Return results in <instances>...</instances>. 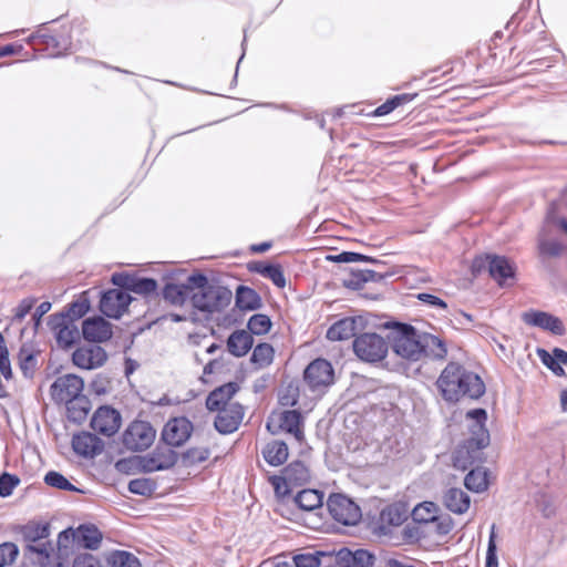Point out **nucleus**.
<instances>
[{"instance_id":"10","label":"nucleus","mask_w":567,"mask_h":567,"mask_svg":"<svg viewBox=\"0 0 567 567\" xmlns=\"http://www.w3.org/2000/svg\"><path fill=\"white\" fill-rule=\"evenodd\" d=\"M84 381L76 374H63L58 377L50 386L51 398L55 403H65L82 395Z\"/></svg>"},{"instance_id":"61","label":"nucleus","mask_w":567,"mask_h":567,"mask_svg":"<svg viewBox=\"0 0 567 567\" xmlns=\"http://www.w3.org/2000/svg\"><path fill=\"white\" fill-rule=\"evenodd\" d=\"M271 483L275 487V492L278 496L285 497L289 493V485H291L288 481L282 480L281 476H274L271 478Z\"/></svg>"},{"instance_id":"47","label":"nucleus","mask_w":567,"mask_h":567,"mask_svg":"<svg viewBox=\"0 0 567 567\" xmlns=\"http://www.w3.org/2000/svg\"><path fill=\"white\" fill-rule=\"evenodd\" d=\"M44 25L42 24L41 28L29 37L30 43H38V44H44L47 49H61V44L59 39L44 31Z\"/></svg>"},{"instance_id":"23","label":"nucleus","mask_w":567,"mask_h":567,"mask_svg":"<svg viewBox=\"0 0 567 567\" xmlns=\"http://www.w3.org/2000/svg\"><path fill=\"white\" fill-rule=\"evenodd\" d=\"M238 390L239 385L236 382H228L216 388L206 398L207 410L215 412L216 410L226 408L230 404L229 401Z\"/></svg>"},{"instance_id":"64","label":"nucleus","mask_w":567,"mask_h":567,"mask_svg":"<svg viewBox=\"0 0 567 567\" xmlns=\"http://www.w3.org/2000/svg\"><path fill=\"white\" fill-rule=\"evenodd\" d=\"M33 301L24 299L22 300L16 309L14 319L21 321L32 309Z\"/></svg>"},{"instance_id":"39","label":"nucleus","mask_w":567,"mask_h":567,"mask_svg":"<svg viewBox=\"0 0 567 567\" xmlns=\"http://www.w3.org/2000/svg\"><path fill=\"white\" fill-rule=\"evenodd\" d=\"M21 534L23 539L29 544H34L41 539H45L50 535L49 524H40L30 522L22 526Z\"/></svg>"},{"instance_id":"45","label":"nucleus","mask_w":567,"mask_h":567,"mask_svg":"<svg viewBox=\"0 0 567 567\" xmlns=\"http://www.w3.org/2000/svg\"><path fill=\"white\" fill-rule=\"evenodd\" d=\"M44 483L51 487L61 489V491H70V492H82L76 486H74L70 481L56 471H49L44 475Z\"/></svg>"},{"instance_id":"48","label":"nucleus","mask_w":567,"mask_h":567,"mask_svg":"<svg viewBox=\"0 0 567 567\" xmlns=\"http://www.w3.org/2000/svg\"><path fill=\"white\" fill-rule=\"evenodd\" d=\"M156 484L151 478H134L128 483V491L141 496H150L154 493Z\"/></svg>"},{"instance_id":"28","label":"nucleus","mask_w":567,"mask_h":567,"mask_svg":"<svg viewBox=\"0 0 567 567\" xmlns=\"http://www.w3.org/2000/svg\"><path fill=\"white\" fill-rule=\"evenodd\" d=\"M444 505L455 514H464L471 504V498L466 492L461 488H449L444 494Z\"/></svg>"},{"instance_id":"1","label":"nucleus","mask_w":567,"mask_h":567,"mask_svg":"<svg viewBox=\"0 0 567 567\" xmlns=\"http://www.w3.org/2000/svg\"><path fill=\"white\" fill-rule=\"evenodd\" d=\"M436 386L446 402L455 403L462 398L480 399L485 393L481 377L457 362H450L436 380Z\"/></svg>"},{"instance_id":"17","label":"nucleus","mask_w":567,"mask_h":567,"mask_svg":"<svg viewBox=\"0 0 567 567\" xmlns=\"http://www.w3.org/2000/svg\"><path fill=\"white\" fill-rule=\"evenodd\" d=\"M522 320L527 326L540 328L555 336H564L566 333L563 321L558 317L546 311L534 309L525 311L522 313Z\"/></svg>"},{"instance_id":"3","label":"nucleus","mask_w":567,"mask_h":567,"mask_svg":"<svg viewBox=\"0 0 567 567\" xmlns=\"http://www.w3.org/2000/svg\"><path fill=\"white\" fill-rule=\"evenodd\" d=\"M190 285L195 286L192 295V305L195 309L206 313H214L224 310L231 301V291L223 286L209 285L204 274L189 276Z\"/></svg>"},{"instance_id":"41","label":"nucleus","mask_w":567,"mask_h":567,"mask_svg":"<svg viewBox=\"0 0 567 567\" xmlns=\"http://www.w3.org/2000/svg\"><path fill=\"white\" fill-rule=\"evenodd\" d=\"M106 561L111 567H142L140 559L126 550H114L109 554Z\"/></svg>"},{"instance_id":"59","label":"nucleus","mask_w":567,"mask_h":567,"mask_svg":"<svg viewBox=\"0 0 567 567\" xmlns=\"http://www.w3.org/2000/svg\"><path fill=\"white\" fill-rule=\"evenodd\" d=\"M25 549L30 553H34L40 556L41 560H47L50 557V554L52 551V545L50 542L34 545V544H28Z\"/></svg>"},{"instance_id":"55","label":"nucleus","mask_w":567,"mask_h":567,"mask_svg":"<svg viewBox=\"0 0 567 567\" xmlns=\"http://www.w3.org/2000/svg\"><path fill=\"white\" fill-rule=\"evenodd\" d=\"M417 299L432 308L441 309L444 311L447 310V303L435 295L421 292L417 293Z\"/></svg>"},{"instance_id":"29","label":"nucleus","mask_w":567,"mask_h":567,"mask_svg":"<svg viewBox=\"0 0 567 567\" xmlns=\"http://www.w3.org/2000/svg\"><path fill=\"white\" fill-rule=\"evenodd\" d=\"M357 318L348 317L338 320L327 331V339L342 341L352 338L357 330Z\"/></svg>"},{"instance_id":"33","label":"nucleus","mask_w":567,"mask_h":567,"mask_svg":"<svg viewBox=\"0 0 567 567\" xmlns=\"http://www.w3.org/2000/svg\"><path fill=\"white\" fill-rule=\"evenodd\" d=\"M293 503L300 509L311 512L322 506L323 493L317 489H302L293 497Z\"/></svg>"},{"instance_id":"13","label":"nucleus","mask_w":567,"mask_h":567,"mask_svg":"<svg viewBox=\"0 0 567 567\" xmlns=\"http://www.w3.org/2000/svg\"><path fill=\"white\" fill-rule=\"evenodd\" d=\"M178 461V454L168 445H158L153 452L140 460L141 470L153 473L172 468Z\"/></svg>"},{"instance_id":"56","label":"nucleus","mask_w":567,"mask_h":567,"mask_svg":"<svg viewBox=\"0 0 567 567\" xmlns=\"http://www.w3.org/2000/svg\"><path fill=\"white\" fill-rule=\"evenodd\" d=\"M439 535H447L453 529V519L449 515L437 516L432 522Z\"/></svg>"},{"instance_id":"53","label":"nucleus","mask_w":567,"mask_h":567,"mask_svg":"<svg viewBox=\"0 0 567 567\" xmlns=\"http://www.w3.org/2000/svg\"><path fill=\"white\" fill-rule=\"evenodd\" d=\"M495 525L492 526L488 545H487V553H486V564L485 567H497V547L495 542Z\"/></svg>"},{"instance_id":"42","label":"nucleus","mask_w":567,"mask_h":567,"mask_svg":"<svg viewBox=\"0 0 567 567\" xmlns=\"http://www.w3.org/2000/svg\"><path fill=\"white\" fill-rule=\"evenodd\" d=\"M464 485L467 489L480 493L487 488V474L481 468H472L464 478Z\"/></svg>"},{"instance_id":"62","label":"nucleus","mask_w":567,"mask_h":567,"mask_svg":"<svg viewBox=\"0 0 567 567\" xmlns=\"http://www.w3.org/2000/svg\"><path fill=\"white\" fill-rule=\"evenodd\" d=\"M537 354L542 362L547 367L551 368L553 365H556L561 373H565L564 369L556 362V358L554 354H550L545 349H537Z\"/></svg>"},{"instance_id":"46","label":"nucleus","mask_w":567,"mask_h":567,"mask_svg":"<svg viewBox=\"0 0 567 567\" xmlns=\"http://www.w3.org/2000/svg\"><path fill=\"white\" fill-rule=\"evenodd\" d=\"M247 328L250 334H266L271 328V320L267 315L255 313L249 318Z\"/></svg>"},{"instance_id":"34","label":"nucleus","mask_w":567,"mask_h":567,"mask_svg":"<svg viewBox=\"0 0 567 567\" xmlns=\"http://www.w3.org/2000/svg\"><path fill=\"white\" fill-rule=\"evenodd\" d=\"M262 455L268 464L279 466L288 458V446L282 441H272L265 446Z\"/></svg>"},{"instance_id":"2","label":"nucleus","mask_w":567,"mask_h":567,"mask_svg":"<svg viewBox=\"0 0 567 567\" xmlns=\"http://www.w3.org/2000/svg\"><path fill=\"white\" fill-rule=\"evenodd\" d=\"M467 417L474 420L471 436L460 444L453 453V464L462 471L467 470L481 458L482 450L489 443V433L485 427L487 413L484 409L467 412Z\"/></svg>"},{"instance_id":"20","label":"nucleus","mask_w":567,"mask_h":567,"mask_svg":"<svg viewBox=\"0 0 567 567\" xmlns=\"http://www.w3.org/2000/svg\"><path fill=\"white\" fill-rule=\"evenodd\" d=\"M408 508L403 503H393L385 506L379 515L377 532L389 535L392 527L401 526L408 519Z\"/></svg>"},{"instance_id":"43","label":"nucleus","mask_w":567,"mask_h":567,"mask_svg":"<svg viewBox=\"0 0 567 567\" xmlns=\"http://www.w3.org/2000/svg\"><path fill=\"white\" fill-rule=\"evenodd\" d=\"M412 518L415 523H432L437 515V507L432 502H424L414 507Z\"/></svg>"},{"instance_id":"52","label":"nucleus","mask_w":567,"mask_h":567,"mask_svg":"<svg viewBox=\"0 0 567 567\" xmlns=\"http://www.w3.org/2000/svg\"><path fill=\"white\" fill-rule=\"evenodd\" d=\"M320 555L322 553L315 554H299L293 557V566L295 567H319L321 564Z\"/></svg>"},{"instance_id":"11","label":"nucleus","mask_w":567,"mask_h":567,"mask_svg":"<svg viewBox=\"0 0 567 567\" xmlns=\"http://www.w3.org/2000/svg\"><path fill=\"white\" fill-rule=\"evenodd\" d=\"M51 330L60 349L68 350L80 340L78 326L63 313H54L49 317Z\"/></svg>"},{"instance_id":"44","label":"nucleus","mask_w":567,"mask_h":567,"mask_svg":"<svg viewBox=\"0 0 567 567\" xmlns=\"http://www.w3.org/2000/svg\"><path fill=\"white\" fill-rule=\"evenodd\" d=\"M274 348L269 343H259L252 350L250 361L258 368H265L272 362Z\"/></svg>"},{"instance_id":"8","label":"nucleus","mask_w":567,"mask_h":567,"mask_svg":"<svg viewBox=\"0 0 567 567\" xmlns=\"http://www.w3.org/2000/svg\"><path fill=\"white\" fill-rule=\"evenodd\" d=\"M303 379L311 391L323 392L333 383L334 370L328 360L319 358L307 365Z\"/></svg>"},{"instance_id":"12","label":"nucleus","mask_w":567,"mask_h":567,"mask_svg":"<svg viewBox=\"0 0 567 567\" xmlns=\"http://www.w3.org/2000/svg\"><path fill=\"white\" fill-rule=\"evenodd\" d=\"M111 281L114 286L124 289L126 292L132 291L146 298L152 296L157 297L158 285L153 278L115 272L112 275Z\"/></svg>"},{"instance_id":"14","label":"nucleus","mask_w":567,"mask_h":567,"mask_svg":"<svg viewBox=\"0 0 567 567\" xmlns=\"http://www.w3.org/2000/svg\"><path fill=\"white\" fill-rule=\"evenodd\" d=\"M133 298L124 289H110L102 293L100 299L101 312L113 319H118L127 310Z\"/></svg>"},{"instance_id":"37","label":"nucleus","mask_w":567,"mask_h":567,"mask_svg":"<svg viewBox=\"0 0 567 567\" xmlns=\"http://www.w3.org/2000/svg\"><path fill=\"white\" fill-rule=\"evenodd\" d=\"M76 539L86 549H97L102 542V534L94 525H81L76 530Z\"/></svg>"},{"instance_id":"51","label":"nucleus","mask_w":567,"mask_h":567,"mask_svg":"<svg viewBox=\"0 0 567 567\" xmlns=\"http://www.w3.org/2000/svg\"><path fill=\"white\" fill-rule=\"evenodd\" d=\"M19 554V548L13 543H3L0 545V567L11 565Z\"/></svg>"},{"instance_id":"4","label":"nucleus","mask_w":567,"mask_h":567,"mask_svg":"<svg viewBox=\"0 0 567 567\" xmlns=\"http://www.w3.org/2000/svg\"><path fill=\"white\" fill-rule=\"evenodd\" d=\"M471 269L475 276L486 270L499 286H505L508 279H514L516 271L514 264L507 257L494 254L475 257Z\"/></svg>"},{"instance_id":"63","label":"nucleus","mask_w":567,"mask_h":567,"mask_svg":"<svg viewBox=\"0 0 567 567\" xmlns=\"http://www.w3.org/2000/svg\"><path fill=\"white\" fill-rule=\"evenodd\" d=\"M74 539H76V532L72 528L64 529L58 536V545L66 548Z\"/></svg>"},{"instance_id":"31","label":"nucleus","mask_w":567,"mask_h":567,"mask_svg":"<svg viewBox=\"0 0 567 567\" xmlns=\"http://www.w3.org/2000/svg\"><path fill=\"white\" fill-rule=\"evenodd\" d=\"M249 269L260 276L272 281L275 286L278 288H284L286 286V278L280 265L268 264L264 261H258L252 264Z\"/></svg>"},{"instance_id":"6","label":"nucleus","mask_w":567,"mask_h":567,"mask_svg":"<svg viewBox=\"0 0 567 567\" xmlns=\"http://www.w3.org/2000/svg\"><path fill=\"white\" fill-rule=\"evenodd\" d=\"M156 437V431L147 421L135 420L122 434L123 445L133 452L147 450Z\"/></svg>"},{"instance_id":"57","label":"nucleus","mask_w":567,"mask_h":567,"mask_svg":"<svg viewBox=\"0 0 567 567\" xmlns=\"http://www.w3.org/2000/svg\"><path fill=\"white\" fill-rule=\"evenodd\" d=\"M279 403L284 406H295L298 403V388L287 386L279 396Z\"/></svg>"},{"instance_id":"21","label":"nucleus","mask_w":567,"mask_h":567,"mask_svg":"<svg viewBox=\"0 0 567 567\" xmlns=\"http://www.w3.org/2000/svg\"><path fill=\"white\" fill-rule=\"evenodd\" d=\"M112 327L102 317L86 318L82 322V336L86 341L100 343L112 338Z\"/></svg>"},{"instance_id":"27","label":"nucleus","mask_w":567,"mask_h":567,"mask_svg":"<svg viewBox=\"0 0 567 567\" xmlns=\"http://www.w3.org/2000/svg\"><path fill=\"white\" fill-rule=\"evenodd\" d=\"M254 338L246 330H236L227 339V350L234 357L246 355L252 348Z\"/></svg>"},{"instance_id":"15","label":"nucleus","mask_w":567,"mask_h":567,"mask_svg":"<svg viewBox=\"0 0 567 567\" xmlns=\"http://www.w3.org/2000/svg\"><path fill=\"white\" fill-rule=\"evenodd\" d=\"M193 430V423L187 417H173L164 425L162 440L171 447H178L188 441Z\"/></svg>"},{"instance_id":"18","label":"nucleus","mask_w":567,"mask_h":567,"mask_svg":"<svg viewBox=\"0 0 567 567\" xmlns=\"http://www.w3.org/2000/svg\"><path fill=\"white\" fill-rule=\"evenodd\" d=\"M216 411L218 413L214 425L220 434L234 433L239 427L245 414L244 406L237 402H233L226 408Z\"/></svg>"},{"instance_id":"19","label":"nucleus","mask_w":567,"mask_h":567,"mask_svg":"<svg viewBox=\"0 0 567 567\" xmlns=\"http://www.w3.org/2000/svg\"><path fill=\"white\" fill-rule=\"evenodd\" d=\"M107 360L106 351L97 344L78 348L72 354V362L80 369L94 370Z\"/></svg>"},{"instance_id":"16","label":"nucleus","mask_w":567,"mask_h":567,"mask_svg":"<svg viewBox=\"0 0 567 567\" xmlns=\"http://www.w3.org/2000/svg\"><path fill=\"white\" fill-rule=\"evenodd\" d=\"M121 414L115 409L104 405L100 406L93 414L91 427L99 434L105 436L114 435L121 426Z\"/></svg>"},{"instance_id":"5","label":"nucleus","mask_w":567,"mask_h":567,"mask_svg":"<svg viewBox=\"0 0 567 567\" xmlns=\"http://www.w3.org/2000/svg\"><path fill=\"white\" fill-rule=\"evenodd\" d=\"M386 340L378 333H362L353 341L355 355L365 362L374 363L383 360L388 353Z\"/></svg>"},{"instance_id":"25","label":"nucleus","mask_w":567,"mask_h":567,"mask_svg":"<svg viewBox=\"0 0 567 567\" xmlns=\"http://www.w3.org/2000/svg\"><path fill=\"white\" fill-rule=\"evenodd\" d=\"M195 290V286L190 285L189 276L184 284H166L162 295L163 298L173 306H183L188 298L192 299V295Z\"/></svg>"},{"instance_id":"9","label":"nucleus","mask_w":567,"mask_h":567,"mask_svg":"<svg viewBox=\"0 0 567 567\" xmlns=\"http://www.w3.org/2000/svg\"><path fill=\"white\" fill-rule=\"evenodd\" d=\"M394 352L403 359L419 361L422 358L420 332L411 324H402L393 343Z\"/></svg>"},{"instance_id":"26","label":"nucleus","mask_w":567,"mask_h":567,"mask_svg":"<svg viewBox=\"0 0 567 567\" xmlns=\"http://www.w3.org/2000/svg\"><path fill=\"white\" fill-rule=\"evenodd\" d=\"M339 558L344 567H372L375 556L367 549L350 550L348 548L339 551Z\"/></svg>"},{"instance_id":"49","label":"nucleus","mask_w":567,"mask_h":567,"mask_svg":"<svg viewBox=\"0 0 567 567\" xmlns=\"http://www.w3.org/2000/svg\"><path fill=\"white\" fill-rule=\"evenodd\" d=\"M20 484V478L11 473L2 472L0 474V497H9L13 489Z\"/></svg>"},{"instance_id":"22","label":"nucleus","mask_w":567,"mask_h":567,"mask_svg":"<svg viewBox=\"0 0 567 567\" xmlns=\"http://www.w3.org/2000/svg\"><path fill=\"white\" fill-rule=\"evenodd\" d=\"M73 451L83 457H94L103 452L104 443L95 434L81 432L72 437Z\"/></svg>"},{"instance_id":"54","label":"nucleus","mask_w":567,"mask_h":567,"mask_svg":"<svg viewBox=\"0 0 567 567\" xmlns=\"http://www.w3.org/2000/svg\"><path fill=\"white\" fill-rule=\"evenodd\" d=\"M365 282L367 278L364 275V269H355L351 270L350 277L344 280V286L353 290H359Z\"/></svg>"},{"instance_id":"36","label":"nucleus","mask_w":567,"mask_h":567,"mask_svg":"<svg viewBox=\"0 0 567 567\" xmlns=\"http://www.w3.org/2000/svg\"><path fill=\"white\" fill-rule=\"evenodd\" d=\"M282 480L291 485H301L308 482L310 473L308 467L301 461H293L282 470Z\"/></svg>"},{"instance_id":"30","label":"nucleus","mask_w":567,"mask_h":567,"mask_svg":"<svg viewBox=\"0 0 567 567\" xmlns=\"http://www.w3.org/2000/svg\"><path fill=\"white\" fill-rule=\"evenodd\" d=\"M302 415L298 410H287L280 413L279 426L281 430L289 434H292L297 441L303 439V432L301 429Z\"/></svg>"},{"instance_id":"38","label":"nucleus","mask_w":567,"mask_h":567,"mask_svg":"<svg viewBox=\"0 0 567 567\" xmlns=\"http://www.w3.org/2000/svg\"><path fill=\"white\" fill-rule=\"evenodd\" d=\"M78 400L79 402L76 403L74 402L75 399H73L70 402H65L64 404L66 405L68 419L70 421L80 423L85 420L89 414L90 402L83 394L78 396L76 401Z\"/></svg>"},{"instance_id":"58","label":"nucleus","mask_w":567,"mask_h":567,"mask_svg":"<svg viewBox=\"0 0 567 567\" xmlns=\"http://www.w3.org/2000/svg\"><path fill=\"white\" fill-rule=\"evenodd\" d=\"M539 249H540L542 254H545V255H548L551 257H557L561 254L563 246L560 243H558L556 240H544L539 244Z\"/></svg>"},{"instance_id":"35","label":"nucleus","mask_w":567,"mask_h":567,"mask_svg":"<svg viewBox=\"0 0 567 567\" xmlns=\"http://www.w3.org/2000/svg\"><path fill=\"white\" fill-rule=\"evenodd\" d=\"M37 351L30 344H22L18 353L19 367L25 378H32L37 368Z\"/></svg>"},{"instance_id":"50","label":"nucleus","mask_w":567,"mask_h":567,"mask_svg":"<svg viewBox=\"0 0 567 567\" xmlns=\"http://www.w3.org/2000/svg\"><path fill=\"white\" fill-rule=\"evenodd\" d=\"M209 456V451L202 447L188 449L183 453V462L185 465H194L197 463L205 462Z\"/></svg>"},{"instance_id":"60","label":"nucleus","mask_w":567,"mask_h":567,"mask_svg":"<svg viewBox=\"0 0 567 567\" xmlns=\"http://www.w3.org/2000/svg\"><path fill=\"white\" fill-rule=\"evenodd\" d=\"M73 567H101L99 560L91 554H83L75 557Z\"/></svg>"},{"instance_id":"32","label":"nucleus","mask_w":567,"mask_h":567,"mask_svg":"<svg viewBox=\"0 0 567 567\" xmlns=\"http://www.w3.org/2000/svg\"><path fill=\"white\" fill-rule=\"evenodd\" d=\"M236 306L244 311L257 310L261 307L260 296L246 286H239L236 290Z\"/></svg>"},{"instance_id":"24","label":"nucleus","mask_w":567,"mask_h":567,"mask_svg":"<svg viewBox=\"0 0 567 567\" xmlns=\"http://www.w3.org/2000/svg\"><path fill=\"white\" fill-rule=\"evenodd\" d=\"M422 357L443 361L447 355V347L443 339L427 332H420Z\"/></svg>"},{"instance_id":"7","label":"nucleus","mask_w":567,"mask_h":567,"mask_svg":"<svg viewBox=\"0 0 567 567\" xmlns=\"http://www.w3.org/2000/svg\"><path fill=\"white\" fill-rule=\"evenodd\" d=\"M332 518L346 526H353L361 519L360 507L343 494H331L327 502Z\"/></svg>"},{"instance_id":"40","label":"nucleus","mask_w":567,"mask_h":567,"mask_svg":"<svg viewBox=\"0 0 567 567\" xmlns=\"http://www.w3.org/2000/svg\"><path fill=\"white\" fill-rule=\"evenodd\" d=\"M90 308L91 303L87 292H83L76 300L71 302L62 313L75 323L76 320L81 319L89 312Z\"/></svg>"}]
</instances>
